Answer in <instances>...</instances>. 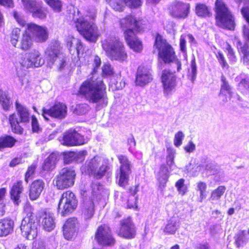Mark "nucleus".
Masks as SVG:
<instances>
[{
    "mask_svg": "<svg viewBox=\"0 0 249 249\" xmlns=\"http://www.w3.org/2000/svg\"><path fill=\"white\" fill-rule=\"evenodd\" d=\"M81 209L82 216L86 220L91 218L94 214V204L93 199L90 197L83 200Z\"/></svg>",
    "mask_w": 249,
    "mask_h": 249,
    "instance_id": "b1692460",
    "label": "nucleus"
},
{
    "mask_svg": "<svg viewBox=\"0 0 249 249\" xmlns=\"http://www.w3.org/2000/svg\"><path fill=\"white\" fill-rule=\"evenodd\" d=\"M221 81L222 82V84L221 86L220 92L219 94V96H223L226 95V94L229 95V98L231 97L232 92L231 91V89L230 86L229 85L228 83L226 80L225 77L222 75L221 76Z\"/></svg>",
    "mask_w": 249,
    "mask_h": 249,
    "instance_id": "e433bc0d",
    "label": "nucleus"
},
{
    "mask_svg": "<svg viewBox=\"0 0 249 249\" xmlns=\"http://www.w3.org/2000/svg\"><path fill=\"white\" fill-rule=\"evenodd\" d=\"M168 155L166 157V163L167 165L171 167L174 164V160L175 158V151L173 149H168Z\"/></svg>",
    "mask_w": 249,
    "mask_h": 249,
    "instance_id": "5fc2aeb1",
    "label": "nucleus"
},
{
    "mask_svg": "<svg viewBox=\"0 0 249 249\" xmlns=\"http://www.w3.org/2000/svg\"><path fill=\"white\" fill-rule=\"evenodd\" d=\"M22 3L25 10L32 13L38 5L34 0H22Z\"/></svg>",
    "mask_w": 249,
    "mask_h": 249,
    "instance_id": "c03bdc74",
    "label": "nucleus"
},
{
    "mask_svg": "<svg viewBox=\"0 0 249 249\" xmlns=\"http://www.w3.org/2000/svg\"><path fill=\"white\" fill-rule=\"evenodd\" d=\"M169 172L165 165H161L158 175V179L160 187H164L169 177Z\"/></svg>",
    "mask_w": 249,
    "mask_h": 249,
    "instance_id": "f704fd0d",
    "label": "nucleus"
},
{
    "mask_svg": "<svg viewBox=\"0 0 249 249\" xmlns=\"http://www.w3.org/2000/svg\"><path fill=\"white\" fill-rule=\"evenodd\" d=\"M31 125L32 131L34 132L38 133L41 130V128L35 116H32Z\"/></svg>",
    "mask_w": 249,
    "mask_h": 249,
    "instance_id": "6e6d98bb",
    "label": "nucleus"
},
{
    "mask_svg": "<svg viewBox=\"0 0 249 249\" xmlns=\"http://www.w3.org/2000/svg\"><path fill=\"white\" fill-rule=\"evenodd\" d=\"M175 72V71L173 72L166 70L163 71L162 72L161 76V83L164 93L166 95L170 93L176 86L177 77L174 74Z\"/></svg>",
    "mask_w": 249,
    "mask_h": 249,
    "instance_id": "a211bd4d",
    "label": "nucleus"
},
{
    "mask_svg": "<svg viewBox=\"0 0 249 249\" xmlns=\"http://www.w3.org/2000/svg\"><path fill=\"white\" fill-rule=\"evenodd\" d=\"M102 48L107 56L112 60L125 61L127 54L125 47L118 36H111L102 41Z\"/></svg>",
    "mask_w": 249,
    "mask_h": 249,
    "instance_id": "f03ea898",
    "label": "nucleus"
},
{
    "mask_svg": "<svg viewBox=\"0 0 249 249\" xmlns=\"http://www.w3.org/2000/svg\"><path fill=\"white\" fill-rule=\"evenodd\" d=\"M32 37L27 29L25 30L22 34L19 48L24 51L31 48L33 45Z\"/></svg>",
    "mask_w": 249,
    "mask_h": 249,
    "instance_id": "473e14b6",
    "label": "nucleus"
},
{
    "mask_svg": "<svg viewBox=\"0 0 249 249\" xmlns=\"http://www.w3.org/2000/svg\"><path fill=\"white\" fill-rule=\"evenodd\" d=\"M23 187L22 182L18 181L13 184L10 190L11 198L16 205H18L21 200L20 195L22 193Z\"/></svg>",
    "mask_w": 249,
    "mask_h": 249,
    "instance_id": "cd10ccee",
    "label": "nucleus"
},
{
    "mask_svg": "<svg viewBox=\"0 0 249 249\" xmlns=\"http://www.w3.org/2000/svg\"><path fill=\"white\" fill-rule=\"evenodd\" d=\"M215 12L216 22L218 26L233 30L235 25L234 18L223 0H216Z\"/></svg>",
    "mask_w": 249,
    "mask_h": 249,
    "instance_id": "39448f33",
    "label": "nucleus"
},
{
    "mask_svg": "<svg viewBox=\"0 0 249 249\" xmlns=\"http://www.w3.org/2000/svg\"><path fill=\"white\" fill-rule=\"evenodd\" d=\"M207 188L206 184L202 181H199L196 183V189L197 191L200 193L199 201L202 202L206 197L205 192Z\"/></svg>",
    "mask_w": 249,
    "mask_h": 249,
    "instance_id": "49530a36",
    "label": "nucleus"
},
{
    "mask_svg": "<svg viewBox=\"0 0 249 249\" xmlns=\"http://www.w3.org/2000/svg\"><path fill=\"white\" fill-rule=\"evenodd\" d=\"M36 168V166L34 164L31 165L30 167H28L25 176V181L27 183L28 182L29 178L34 174Z\"/></svg>",
    "mask_w": 249,
    "mask_h": 249,
    "instance_id": "052dcab7",
    "label": "nucleus"
},
{
    "mask_svg": "<svg viewBox=\"0 0 249 249\" xmlns=\"http://www.w3.org/2000/svg\"><path fill=\"white\" fill-rule=\"evenodd\" d=\"M226 188L224 186H219L216 189L213 190L210 199L212 200H218L225 192Z\"/></svg>",
    "mask_w": 249,
    "mask_h": 249,
    "instance_id": "a18cd8bd",
    "label": "nucleus"
},
{
    "mask_svg": "<svg viewBox=\"0 0 249 249\" xmlns=\"http://www.w3.org/2000/svg\"><path fill=\"white\" fill-rule=\"evenodd\" d=\"M190 6L189 4L181 2H175L169 8L170 15L178 18H185L189 14Z\"/></svg>",
    "mask_w": 249,
    "mask_h": 249,
    "instance_id": "aec40b11",
    "label": "nucleus"
},
{
    "mask_svg": "<svg viewBox=\"0 0 249 249\" xmlns=\"http://www.w3.org/2000/svg\"><path fill=\"white\" fill-rule=\"evenodd\" d=\"M204 166L203 164H197L195 161L191 162L186 166V169L191 176H196L203 171Z\"/></svg>",
    "mask_w": 249,
    "mask_h": 249,
    "instance_id": "72a5a7b5",
    "label": "nucleus"
},
{
    "mask_svg": "<svg viewBox=\"0 0 249 249\" xmlns=\"http://www.w3.org/2000/svg\"><path fill=\"white\" fill-rule=\"evenodd\" d=\"M16 140L12 137L5 136L0 138V149L6 147H12L13 146Z\"/></svg>",
    "mask_w": 249,
    "mask_h": 249,
    "instance_id": "4c0bfd02",
    "label": "nucleus"
},
{
    "mask_svg": "<svg viewBox=\"0 0 249 249\" xmlns=\"http://www.w3.org/2000/svg\"><path fill=\"white\" fill-rule=\"evenodd\" d=\"M77 203L74 194L71 191H67L62 194L58 205V212L64 216L76 208Z\"/></svg>",
    "mask_w": 249,
    "mask_h": 249,
    "instance_id": "1a4fd4ad",
    "label": "nucleus"
},
{
    "mask_svg": "<svg viewBox=\"0 0 249 249\" xmlns=\"http://www.w3.org/2000/svg\"><path fill=\"white\" fill-rule=\"evenodd\" d=\"M27 29L33 39L37 42H45L49 37V31L47 27L41 26L34 23H28Z\"/></svg>",
    "mask_w": 249,
    "mask_h": 249,
    "instance_id": "2eb2a0df",
    "label": "nucleus"
},
{
    "mask_svg": "<svg viewBox=\"0 0 249 249\" xmlns=\"http://www.w3.org/2000/svg\"><path fill=\"white\" fill-rule=\"evenodd\" d=\"M20 35V29L15 28L12 31L10 36V42L13 46L16 47L18 42V39Z\"/></svg>",
    "mask_w": 249,
    "mask_h": 249,
    "instance_id": "37998d69",
    "label": "nucleus"
},
{
    "mask_svg": "<svg viewBox=\"0 0 249 249\" xmlns=\"http://www.w3.org/2000/svg\"><path fill=\"white\" fill-rule=\"evenodd\" d=\"M249 238H247L246 231L243 230L238 232L234 236L235 244L237 248L246 244Z\"/></svg>",
    "mask_w": 249,
    "mask_h": 249,
    "instance_id": "c9c22d12",
    "label": "nucleus"
},
{
    "mask_svg": "<svg viewBox=\"0 0 249 249\" xmlns=\"http://www.w3.org/2000/svg\"><path fill=\"white\" fill-rule=\"evenodd\" d=\"M184 149L187 153H192L196 149V145L192 141H190L184 147Z\"/></svg>",
    "mask_w": 249,
    "mask_h": 249,
    "instance_id": "774afa93",
    "label": "nucleus"
},
{
    "mask_svg": "<svg viewBox=\"0 0 249 249\" xmlns=\"http://www.w3.org/2000/svg\"><path fill=\"white\" fill-rule=\"evenodd\" d=\"M14 222L9 218L0 220V236H6L11 234L14 230Z\"/></svg>",
    "mask_w": 249,
    "mask_h": 249,
    "instance_id": "a878e982",
    "label": "nucleus"
},
{
    "mask_svg": "<svg viewBox=\"0 0 249 249\" xmlns=\"http://www.w3.org/2000/svg\"><path fill=\"white\" fill-rule=\"evenodd\" d=\"M57 13L61 11L62 4L60 0H44Z\"/></svg>",
    "mask_w": 249,
    "mask_h": 249,
    "instance_id": "a19ab883",
    "label": "nucleus"
},
{
    "mask_svg": "<svg viewBox=\"0 0 249 249\" xmlns=\"http://www.w3.org/2000/svg\"><path fill=\"white\" fill-rule=\"evenodd\" d=\"M67 113L66 106L61 103H55L50 109L43 108L42 115L46 120H49L48 117L62 119L66 117Z\"/></svg>",
    "mask_w": 249,
    "mask_h": 249,
    "instance_id": "dca6fc26",
    "label": "nucleus"
},
{
    "mask_svg": "<svg viewBox=\"0 0 249 249\" xmlns=\"http://www.w3.org/2000/svg\"><path fill=\"white\" fill-rule=\"evenodd\" d=\"M109 169L108 163L98 156L87 160L85 165L81 168L83 173L85 172L96 178H102Z\"/></svg>",
    "mask_w": 249,
    "mask_h": 249,
    "instance_id": "20e7f679",
    "label": "nucleus"
},
{
    "mask_svg": "<svg viewBox=\"0 0 249 249\" xmlns=\"http://www.w3.org/2000/svg\"><path fill=\"white\" fill-rule=\"evenodd\" d=\"M154 46L158 50L159 56L165 63L172 62L177 67V71H180L181 64L176 58L173 48L159 34L156 37Z\"/></svg>",
    "mask_w": 249,
    "mask_h": 249,
    "instance_id": "7ed1b4c3",
    "label": "nucleus"
},
{
    "mask_svg": "<svg viewBox=\"0 0 249 249\" xmlns=\"http://www.w3.org/2000/svg\"><path fill=\"white\" fill-rule=\"evenodd\" d=\"M107 2L115 11L121 12L123 10V6L121 0H108Z\"/></svg>",
    "mask_w": 249,
    "mask_h": 249,
    "instance_id": "09e8293b",
    "label": "nucleus"
},
{
    "mask_svg": "<svg viewBox=\"0 0 249 249\" xmlns=\"http://www.w3.org/2000/svg\"><path fill=\"white\" fill-rule=\"evenodd\" d=\"M103 74L104 75H110L113 73L112 69L109 64H105L102 68Z\"/></svg>",
    "mask_w": 249,
    "mask_h": 249,
    "instance_id": "338daca9",
    "label": "nucleus"
},
{
    "mask_svg": "<svg viewBox=\"0 0 249 249\" xmlns=\"http://www.w3.org/2000/svg\"><path fill=\"white\" fill-rule=\"evenodd\" d=\"M37 223L32 213L24 217L21 221L20 228L23 237L28 240H33L37 235Z\"/></svg>",
    "mask_w": 249,
    "mask_h": 249,
    "instance_id": "9d476101",
    "label": "nucleus"
},
{
    "mask_svg": "<svg viewBox=\"0 0 249 249\" xmlns=\"http://www.w3.org/2000/svg\"><path fill=\"white\" fill-rule=\"evenodd\" d=\"M239 90L244 93H247L249 90V79H243L238 84Z\"/></svg>",
    "mask_w": 249,
    "mask_h": 249,
    "instance_id": "8fccbe9b",
    "label": "nucleus"
},
{
    "mask_svg": "<svg viewBox=\"0 0 249 249\" xmlns=\"http://www.w3.org/2000/svg\"><path fill=\"white\" fill-rule=\"evenodd\" d=\"M87 154V151L85 150L81 151L77 153H75V159L77 162H82L85 160Z\"/></svg>",
    "mask_w": 249,
    "mask_h": 249,
    "instance_id": "e2e57ef3",
    "label": "nucleus"
},
{
    "mask_svg": "<svg viewBox=\"0 0 249 249\" xmlns=\"http://www.w3.org/2000/svg\"><path fill=\"white\" fill-rule=\"evenodd\" d=\"M78 32L87 40L95 42L99 35L97 27L89 17H80L73 19Z\"/></svg>",
    "mask_w": 249,
    "mask_h": 249,
    "instance_id": "423d86ee",
    "label": "nucleus"
},
{
    "mask_svg": "<svg viewBox=\"0 0 249 249\" xmlns=\"http://www.w3.org/2000/svg\"><path fill=\"white\" fill-rule=\"evenodd\" d=\"M124 2L130 7L137 8L142 4V0H124Z\"/></svg>",
    "mask_w": 249,
    "mask_h": 249,
    "instance_id": "bf43d9fd",
    "label": "nucleus"
},
{
    "mask_svg": "<svg viewBox=\"0 0 249 249\" xmlns=\"http://www.w3.org/2000/svg\"><path fill=\"white\" fill-rule=\"evenodd\" d=\"M45 187V182L42 179L34 180L30 185L29 197L30 200H36L40 196Z\"/></svg>",
    "mask_w": 249,
    "mask_h": 249,
    "instance_id": "393cba45",
    "label": "nucleus"
},
{
    "mask_svg": "<svg viewBox=\"0 0 249 249\" xmlns=\"http://www.w3.org/2000/svg\"><path fill=\"white\" fill-rule=\"evenodd\" d=\"M204 167L203 170H206L211 172L212 173L214 174L217 171V168L218 166L216 164L209 162L205 165H204Z\"/></svg>",
    "mask_w": 249,
    "mask_h": 249,
    "instance_id": "13d9d810",
    "label": "nucleus"
},
{
    "mask_svg": "<svg viewBox=\"0 0 249 249\" xmlns=\"http://www.w3.org/2000/svg\"><path fill=\"white\" fill-rule=\"evenodd\" d=\"M45 57L50 67L55 65L58 70H61L65 66V57L61 53L60 48L58 45L48 48L45 52Z\"/></svg>",
    "mask_w": 249,
    "mask_h": 249,
    "instance_id": "9b49d317",
    "label": "nucleus"
},
{
    "mask_svg": "<svg viewBox=\"0 0 249 249\" xmlns=\"http://www.w3.org/2000/svg\"><path fill=\"white\" fill-rule=\"evenodd\" d=\"M142 23V20L137 19L134 17L129 15L120 20V27L124 32V37L134 34V30L138 31Z\"/></svg>",
    "mask_w": 249,
    "mask_h": 249,
    "instance_id": "4468645a",
    "label": "nucleus"
},
{
    "mask_svg": "<svg viewBox=\"0 0 249 249\" xmlns=\"http://www.w3.org/2000/svg\"><path fill=\"white\" fill-rule=\"evenodd\" d=\"M66 42L70 52L71 53L73 51H75L77 54L78 55L83 48L81 41L72 36H69L66 39Z\"/></svg>",
    "mask_w": 249,
    "mask_h": 249,
    "instance_id": "c756f323",
    "label": "nucleus"
},
{
    "mask_svg": "<svg viewBox=\"0 0 249 249\" xmlns=\"http://www.w3.org/2000/svg\"><path fill=\"white\" fill-rule=\"evenodd\" d=\"M197 74V66L195 58H193L190 65V68L188 69V76L190 78L192 83H194L196 79Z\"/></svg>",
    "mask_w": 249,
    "mask_h": 249,
    "instance_id": "ea45409f",
    "label": "nucleus"
},
{
    "mask_svg": "<svg viewBox=\"0 0 249 249\" xmlns=\"http://www.w3.org/2000/svg\"><path fill=\"white\" fill-rule=\"evenodd\" d=\"M184 136V134L181 131H178L175 134L174 144L176 147H178L182 144Z\"/></svg>",
    "mask_w": 249,
    "mask_h": 249,
    "instance_id": "603ef678",
    "label": "nucleus"
},
{
    "mask_svg": "<svg viewBox=\"0 0 249 249\" xmlns=\"http://www.w3.org/2000/svg\"><path fill=\"white\" fill-rule=\"evenodd\" d=\"M58 160L57 155L53 153H51L44 160L42 169L45 171H52L55 168Z\"/></svg>",
    "mask_w": 249,
    "mask_h": 249,
    "instance_id": "7c9ffc66",
    "label": "nucleus"
},
{
    "mask_svg": "<svg viewBox=\"0 0 249 249\" xmlns=\"http://www.w3.org/2000/svg\"><path fill=\"white\" fill-rule=\"evenodd\" d=\"M75 153L70 152L66 153L64 155V160L66 163L71 162L73 160L75 159Z\"/></svg>",
    "mask_w": 249,
    "mask_h": 249,
    "instance_id": "0e129e2a",
    "label": "nucleus"
},
{
    "mask_svg": "<svg viewBox=\"0 0 249 249\" xmlns=\"http://www.w3.org/2000/svg\"><path fill=\"white\" fill-rule=\"evenodd\" d=\"M78 223L76 218L73 217L68 219L63 226V235L67 240L74 236L78 230Z\"/></svg>",
    "mask_w": 249,
    "mask_h": 249,
    "instance_id": "5701e85b",
    "label": "nucleus"
},
{
    "mask_svg": "<svg viewBox=\"0 0 249 249\" xmlns=\"http://www.w3.org/2000/svg\"><path fill=\"white\" fill-rule=\"evenodd\" d=\"M179 227V221L178 218L172 217L170 219L163 229L166 234H174Z\"/></svg>",
    "mask_w": 249,
    "mask_h": 249,
    "instance_id": "2f4dec72",
    "label": "nucleus"
},
{
    "mask_svg": "<svg viewBox=\"0 0 249 249\" xmlns=\"http://www.w3.org/2000/svg\"><path fill=\"white\" fill-rule=\"evenodd\" d=\"M95 238L99 244L104 246H111L115 242L109 228L105 225L98 227L95 233Z\"/></svg>",
    "mask_w": 249,
    "mask_h": 249,
    "instance_id": "f3484780",
    "label": "nucleus"
},
{
    "mask_svg": "<svg viewBox=\"0 0 249 249\" xmlns=\"http://www.w3.org/2000/svg\"><path fill=\"white\" fill-rule=\"evenodd\" d=\"M196 13L199 17L209 16L210 13L208 7L203 4H197L196 7Z\"/></svg>",
    "mask_w": 249,
    "mask_h": 249,
    "instance_id": "79ce46f5",
    "label": "nucleus"
},
{
    "mask_svg": "<svg viewBox=\"0 0 249 249\" xmlns=\"http://www.w3.org/2000/svg\"><path fill=\"white\" fill-rule=\"evenodd\" d=\"M44 62L41 53L36 50H33L26 53L19 61L21 66L26 69L41 67Z\"/></svg>",
    "mask_w": 249,
    "mask_h": 249,
    "instance_id": "f8f14e48",
    "label": "nucleus"
},
{
    "mask_svg": "<svg viewBox=\"0 0 249 249\" xmlns=\"http://www.w3.org/2000/svg\"><path fill=\"white\" fill-rule=\"evenodd\" d=\"M89 106L87 104L77 105L74 109L76 114L81 115L86 114L89 110Z\"/></svg>",
    "mask_w": 249,
    "mask_h": 249,
    "instance_id": "de8ad7c7",
    "label": "nucleus"
},
{
    "mask_svg": "<svg viewBox=\"0 0 249 249\" xmlns=\"http://www.w3.org/2000/svg\"><path fill=\"white\" fill-rule=\"evenodd\" d=\"M106 89V87L103 81L92 76L83 82L79 93L89 102L98 104L97 107L99 109L107 105Z\"/></svg>",
    "mask_w": 249,
    "mask_h": 249,
    "instance_id": "f257e3e1",
    "label": "nucleus"
},
{
    "mask_svg": "<svg viewBox=\"0 0 249 249\" xmlns=\"http://www.w3.org/2000/svg\"><path fill=\"white\" fill-rule=\"evenodd\" d=\"M41 224L45 230L50 231L55 227V222L53 214L50 212L44 211L41 216Z\"/></svg>",
    "mask_w": 249,
    "mask_h": 249,
    "instance_id": "bb28decb",
    "label": "nucleus"
},
{
    "mask_svg": "<svg viewBox=\"0 0 249 249\" xmlns=\"http://www.w3.org/2000/svg\"><path fill=\"white\" fill-rule=\"evenodd\" d=\"M76 173L71 168H62L53 180V185L58 189L63 190L73 185Z\"/></svg>",
    "mask_w": 249,
    "mask_h": 249,
    "instance_id": "6e6552de",
    "label": "nucleus"
},
{
    "mask_svg": "<svg viewBox=\"0 0 249 249\" xmlns=\"http://www.w3.org/2000/svg\"><path fill=\"white\" fill-rule=\"evenodd\" d=\"M85 142L83 136L75 130L71 129L64 133L62 144L66 146H74L82 145Z\"/></svg>",
    "mask_w": 249,
    "mask_h": 249,
    "instance_id": "6ab92c4d",
    "label": "nucleus"
},
{
    "mask_svg": "<svg viewBox=\"0 0 249 249\" xmlns=\"http://www.w3.org/2000/svg\"><path fill=\"white\" fill-rule=\"evenodd\" d=\"M14 18L16 19V21L18 23V24L22 26V27H25L26 30L27 29V25L28 24L26 22V20L24 19V18L21 16L17 12H14Z\"/></svg>",
    "mask_w": 249,
    "mask_h": 249,
    "instance_id": "4d7b16f0",
    "label": "nucleus"
},
{
    "mask_svg": "<svg viewBox=\"0 0 249 249\" xmlns=\"http://www.w3.org/2000/svg\"><path fill=\"white\" fill-rule=\"evenodd\" d=\"M16 108L18 114H12L9 117V122L12 131L17 134H21L23 129L19 125L20 123H28L30 120V114L28 109L19 104L16 102Z\"/></svg>",
    "mask_w": 249,
    "mask_h": 249,
    "instance_id": "0eeeda50",
    "label": "nucleus"
},
{
    "mask_svg": "<svg viewBox=\"0 0 249 249\" xmlns=\"http://www.w3.org/2000/svg\"><path fill=\"white\" fill-rule=\"evenodd\" d=\"M128 46L134 52H141L143 48L142 41L136 36L135 33L131 36L126 35L124 36Z\"/></svg>",
    "mask_w": 249,
    "mask_h": 249,
    "instance_id": "c85d7f7f",
    "label": "nucleus"
},
{
    "mask_svg": "<svg viewBox=\"0 0 249 249\" xmlns=\"http://www.w3.org/2000/svg\"><path fill=\"white\" fill-rule=\"evenodd\" d=\"M92 196L91 198L94 199L98 196H102L104 190L102 185L98 182H94L92 184Z\"/></svg>",
    "mask_w": 249,
    "mask_h": 249,
    "instance_id": "58836bf2",
    "label": "nucleus"
},
{
    "mask_svg": "<svg viewBox=\"0 0 249 249\" xmlns=\"http://www.w3.org/2000/svg\"><path fill=\"white\" fill-rule=\"evenodd\" d=\"M32 14L34 17L39 18L40 19L45 18L47 16L46 11L40 8L39 5H38L36 8V10L32 12Z\"/></svg>",
    "mask_w": 249,
    "mask_h": 249,
    "instance_id": "3c124183",
    "label": "nucleus"
},
{
    "mask_svg": "<svg viewBox=\"0 0 249 249\" xmlns=\"http://www.w3.org/2000/svg\"><path fill=\"white\" fill-rule=\"evenodd\" d=\"M135 234V227L129 218L121 222V227L118 231L119 236L129 239L134 237Z\"/></svg>",
    "mask_w": 249,
    "mask_h": 249,
    "instance_id": "4be33fe9",
    "label": "nucleus"
},
{
    "mask_svg": "<svg viewBox=\"0 0 249 249\" xmlns=\"http://www.w3.org/2000/svg\"><path fill=\"white\" fill-rule=\"evenodd\" d=\"M152 80L153 77L150 69L143 66L139 67L135 80L136 86L144 87L151 82Z\"/></svg>",
    "mask_w": 249,
    "mask_h": 249,
    "instance_id": "412c9836",
    "label": "nucleus"
},
{
    "mask_svg": "<svg viewBox=\"0 0 249 249\" xmlns=\"http://www.w3.org/2000/svg\"><path fill=\"white\" fill-rule=\"evenodd\" d=\"M240 51L244 54V60H247L249 54V45L248 43H245L243 47H241Z\"/></svg>",
    "mask_w": 249,
    "mask_h": 249,
    "instance_id": "69168bd1",
    "label": "nucleus"
},
{
    "mask_svg": "<svg viewBox=\"0 0 249 249\" xmlns=\"http://www.w3.org/2000/svg\"><path fill=\"white\" fill-rule=\"evenodd\" d=\"M176 187L179 193L182 196L184 195L187 191V187L184 184V180L183 179H179L176 183Z\"/></svg>",
    "mask_w": 249,
    "mask_h": 249,
    "instance_id": "864d4df0",
    "label": "nucleus"
},
{
    "mask_svg": "<svg viewBox=\"0 0 249 249\" xmlns=\"http://www.w3.org/2000/svg\"><path fill=\"white\" fill-rule=\"evenodd\" d=\"M118 159L121 164L119 173L117 176L118 184L120 186L125 187L127 184L129 176L131 172V162L126 156L122 155H118Z\"/></svg>",
    "mask_w": 249,
    "mask_h": 249,
    "instance_id": "ddd939ff",
    "label": "nucleus"
},
{
    "mask_svg": "<svg viewBox=\"0 0 249 249\" xmlns=\"http://www.w3.org/2000/svg\"><path fill=\"white\" fill-rule=\"evenodd\" d=\"M136 197L135 196L134 194L129 196L127 200V207L129 208H134L136 207Z\"/></svg>",
    "mask_w": 249,
    "mask_h": 249,
    "instance_id": "680f3d73",
    "label": "nucleus"
}]
</instances>
